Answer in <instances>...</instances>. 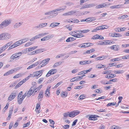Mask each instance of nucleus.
<instances>
[{
    "label": "nucleus",
    "mask_w": 129,
    "mask_h": 129,
    "mask_svg": "<svg viewBox=\"0 0 129 129\" xmlns=\"http://www.w3.org/2000/svg\"><path fill=\"white\" fill-rule=\"evenodd\" d=\"M11 20L10 19H6L3 21L0 24V29L7 26L11 23Z\"/></svg>",
    "instance_id": "obj_1"
},
{
    "label": "nucleus",
    "mask_w": 129,
    "mask_h": 129,
    "mask_svg": "<svg viewBox=\"0 0 129 129\" xmlns=\"http://www.w3.org/2000/svg\"><path fill=\"white\" fill-rule=\"evenodd\" d=\"M11 37V35L7 33H3L0 35V40H8L10 39Z\"/></svg>",
    "instance_id": "obj_2"
},
{
    "label": "nucleus",
    "mask_w": 129,
    "mask_h": 129,
    "mask_svg": "<svg viewBox=\"0 0 129 129\" xmlns=\"http://www.w3.org/2000/svg\"><path fill=\"white\" fill-rule=\"evenodd\" d=\"M50 59L49 58H48L43 60L41 62H40V64L38 66V68H41L45 66L48 62Z\"/></svg>",
    "instance_id": "obj_3"
},
{
    "label": "nucleus",
    "mask_w": 129,
    "mask_h": 129,
    "mask_svg": "<svg viewBox=\"0 0 129 129\" xmlns=\"http://www.w3.org/2000/svg\"><path fill=\"white\" fill-rule=\"evenodd\" d=\"M16 94V92H12L8 98V101L10 102L14 99L17 95Z\"/></svg>",
    "instance_id": "obj_4"
},
{
    "label": "nucleus",
    "mask_w": 129,
    "mask_h": 129,
    "mask_svg": "<svg viewBox=\"0 0 129 129\" xmlns=\"http://www.w3.org/2000/svg\"><path fill=\"white\" fill-rule=\"evenodd\" d=\"M80 112V111L78 110L72 111L69 113V116L70 117H73L79 114Z\"/></svg>",
    "instance_id": "obj_5"
},
{
    "label": "nucleus",
    "mask_w": 129,
    "mask_h": 129,
    "mask_svg": "<svg viewBox=\"0 0 129 129\" xmlns=\"http://www.w3.org/2000/svg\"><path fill=\"white\" fill-rule=\"evenodd\" d=\"M57 71V70L56 69H52L50 70L48 72L46 75V76L47 77H48L51 75L56 73Z\"/></svg>",
    "instance_id": "obj_6"
},
{
    "label": "nucleus",
    "mask_w": 129,
    "mask_h": 129,
    "mask_svg": "<svg viewBox=\"0 0 129 129\" xmlns=\"http://www.w3.org/2000/svg\"><path fill=\"white\" fill-rule=\"evenodd\" d=\"M53 35H50L45 37L41 39V41H44L47 40L49 39L52 38L53 37Z\"/></svg>",
    "instance_id": "obj_7"
},
{
    "label": "nucleus",
    "mask_w": 129,
    "mask_h": 129,
    "mask_svg": "<svg viewBox=\"0 0 129 129\" xmlns=\"http://www.w3.org/2000/svg\"><path fill=\"white\" fill-rule=\"evenodd\" d=\"M105 25H102L98 27H97L95 28L92 31V32H96L97 30L103 29H105Z\"/></svg>",
    "instance_id": "obj_8"
},
{
    "label": "nucleus",
    "mask_w": 129,
    "mask_h": 129,
    "mask_svg": "<svg viewBox=\"0 0 129 129\" xmlns=\"http://www.w3.org/2000/svg\"><path fill=\"white\" fill-rule=\"evenodd\" d=\"M76 11L75 10H72L69 11L67 12L63 13V16H71L73 14L76 13Z\"/></svg>",
    "instance_id": "obj_9"
},
{
    "label": "nucleus",
    "mask_w": 129,
    "mask_h": 129,
    "mask_svg": "<svg viewBox=\"0 0 129 129\" xmlns=\"http://www.w3.org/2000/svg\"><path fill=\"white\" fill-rule=\"evenodd\" d=\"M43 72V70H40L35 72L34 73V74L35 76L39 77L42 75Z\"/></svg>",
    "instance_id": "obj_10"
},
{
    "label": "nucleus",
    "mask_w": 129,
    "mask_h": 129,
    "mask_svg": "<svg viewBox=\"0 0 129 129\" xmlns=\"http://www.w3.org/2000/svg\"><path fill=\"white\" fill-rule=\"evenodd\" d=\"M33 88V87H32L28 92L27 93L28 94L27 96L28 97H29L32 95H33V94H34V90H33L32 89Z\"/></svg>",
    "instance_id": "obj_11"
},
{
    "label": "nucleus",
    "mask_w": 129,
    "mask_h": 129,
    "mask_svg": "<svg viewBox=\"0 0 129 129\" xmlns=\"http://www.w3.org/2000/svg\"><path fill=\"white\" fill-rule=\"evenodd\" d=\"M17 100L18 104L20 105L22 103V101L23 100V98L21 96L19 95H18L17 98Z\"/></svg>",
    "instance_id": "obj_12"
},
{
    "label": "nucleus",
    "mask_w": 129,
    "mask_h": 129,
    "mask_svg": "<svg viewBox=\"0 0 129 129\" xmlns=\"http://www.w3.org/2000/svg\"><path fill=\"white\" fill-rule=\"evenodd\" d=\"M51 86H48L47 87V88L45 92V94L46 96L47 97H49L50 96V90Z\"/></svg>",
    "instance_id": "obj_13"
},
{
    "label": "nucleus",
    "mask_w": 129,
    "mask_h": 129,
    "mask_svg": "<svg viewBox=\"0 0 129 129\" xmlns=\"http://www.w3.org/2000/svg\"><path fill=\"white\" fill-rule=\"evenodd\" d=\"M110 48L111 49L116 51H118L119 49V46L117 45H115L112 46L110 47Z\"/></svg>",
    "instance_id": "obj_14"
},
{
    "label": "nucleus",
    "mask_w": 129,
    "mask_h": 129,
    "mask_svg": "<svg viewBox=\"0 0 129 129\" xmlns=\"http://www.w3.org/2000/svg\"><path fill=\"white\" fill-rule=\"evenodd\" d=\"M48 34V33H42L36 36V37L37 38V39L39 38H41L42 37H43L45 35H46Z\"/></svg>",
    "instance_id": "obj_15"
},
{
    "label": "nucleus",
    "mask_w": 129,
    "mask_h": 129,
    "mask_svg": "<svg viewBox=\"0 0 129 129\" xmlns=\"http://www.w3.org/2000/svg\"><path fill=\"white\" fill-rule=\"evenodd\" d=\"M18 57L15 54H13L10 57L11 59L12 60H16L18 59Z\"/></svg>",
    "instance_id": "obj_16"
},
{
    "label": "nucleus",
    "mask_w": 129,
    "mask_h": 129,
    "mask_svg": "<svg viewBox=\"0 0 129 129\" xmlns=\"http://www.w3.org/2000/svg\"><path fill=\"white\" fill-rule=\"evenodd\" d=\"M111 36L113 37H120L122 36V35L118 33H113L111 34Z\"/></svg>",
    "instance_id": "obj_17"
},
{
    "label": "nucleus",
    "mask_w": 129,
    "mask_h": 129,
    "mask_svg": "<svg viewBox=\"0 0 129 129\" xmlns=\"http://www.w3.org/2000/svg\"><path fill=\"white\" fill-rule=\"evenodd\" d=\"M51 14H52L53 16H56L58 14V12H56L55 9L52 11H50Z\"/></svg>",
    "instance_id": "obj_18"
},
{
    "label": "nucleus",
    "mask_w": 129,
    "mask_h": 129,
    "mask_svg": "<svg viewBox=\"0 0 129 129\" xmlns=\"http://www.w3.org/2000/svg\"><path fill=\"white\" fill-rule=\"evenodd\" d=\"M22 23L21 22L17 23L15 24L13 26V27L15 28H16L19 27Z\"/></svg>",
    "instance_id": "obj_19"
},
{
    "label": "nucleus",
    "mask_w": 129,
    "mask_h": 129,
    "mask_svg": "<svg viewBox=\"0 0 129 129\" xmlns=\"http://www.w3.org/2000/svg\"><path fill=\"white\" fill-rule=\"evenodd\" d=\"M60 23L57 22H54L52 23L49 26L50 27H54L55 26L58 25Z\"/></svg>",
    "instance_id": "obj_20"
},
{
    "label": "nucleus",
    "mask_w": 129,
    "mask_h": 129,
    "mask_svg": "<svg viewBox=\"0 0 129 129\" xmlns=\"http://www.w3.org/2000/svg\"><path fill=\"white\" fill-rule=\"evenodd\" d=\"M105 65H103L101 64H99L96 66V68L98 69H101L103 67H105Z\"/></svg>",
    "instance_id": "obj_21"
},
{
    "label": "nucleus",
    "mask_w": 129,
    "mask_h": 129,
    "mask_svg": "<svg viewBox=\"0 0 129 129\" xmlns=\"http://www.w3.org/2000/svg\"><path fill=\"white\" fill-rule=\"evenodd\" d=\"M90 31L89 29H85L83 30H78V32H81L82 33H86L89 32Z\"/></svg>",
    "instance_id": "obj_22"
},
{
    "label": "nucleus",
    "mask_w": 129,
    "mask_h": 129,
    "mask_svg": "<svg viewBox=\"0 0 129 129\" xmlns=\"http://www.w3.org/2000/svg\"><path fill=\"white\" fill-rule=\"evenodd\" d=\"M109 56L107 55L106 56L103 55L102 56H99L98 57L96 58L95 59H97L98 58H100L101 60H103L104 59L106 58H107Z\"/></svg>",
    "instance_id": "obj_23"
},
{
    "label": "nucleus",
    "mask_w": 129,
    "mask_h": 129,
    "mask_svg": "<svg viewBox=\"0 0 129 129\" xmlns=\"http://www.w3.org/2000/svg\"><path fill=\"white\" fill-rule=\"evenodd\" d=\"M61 63L62 62L61 61L56 62L54 64L53 66V68H55L61 64Z\"/></svg>",
    "instance_id": "obj_24"
},
{
    "label": "nucleus",
    "mask_w": 129,
    "mask_h": 129,
    "mask_svg": "<svg viewBox=\"0 0 129 129\" xmlns=\"http://www.w3.org/2000/svg\"><path fill=\"white\" fill-rule=\"evenodd\" d=\"M43 91H42L41 90L39 92V96H38V100L40 98H43Z\"/></svg>",
    "instance_id": "obj_25"
},
{
    "label": "nucleus",
    "mask_w": 129,
    "mask_h": 129,
    "mask_svg": "<svg viewBox=\"0 0 129 129\" xmlns=\"http://www.w3.org/2000/svg\"><path fill=\"white\" fill-rule=\"evenodd\" d=\"M49 121L50 122V123L51 124H52V125H50V126L52 127V128H54V121L51 119H49Z\"/></svg>",
    "instance_id": "obj_26"
},
{
    "label": "nucleus",
    "mask_w": 129,
    "mask_h": 129,
    "mask_svg": "<svg viewBox=\"0 0 129 129\" xmlns=\"http://www.w3.org/2000/svg\"><path fill=\"white\" fill-rule=\"evenodd\" d=\"M86 98L84 94L81 95L79 97L78 100H83Z\"/></svg>",
    "instance_id": "obj_27"
},
{
    "label": "nucleus",
    "mask_w": 129,
    "mask_h": 129,
    "mask_svg": "<svg viewBox=\"0 0 129 129\" xmlns=\"http://www.w3.org/2000/svg\"><path fill=\"white\" fill-rule=\"evenodd\" d=\"M43 49H39L36 50L35 51L36 52V53L37 54L43 52Z\"/></svg>",
    "instance_id": "obj_28"
},
{
    "label": "nucleus",
    "mask_w": 129,
    "mask_h": 129,
    "mask_svg": "<svg viewBox=\"0 0 129 129\" xmlns=\"http://www.w3.org/2000/svg\"><path fill=\"white\" fill-rule=\"evenodd\" d=\"M40 62L39 61H38L37 62L34 63L31 65L33 68H34L37 66L38 64L40 63Z\"/></svg>",
    "instance_id": "obj_29"
},
{
    "label": "nucleus",
    "mask_w": 129,
    "mask_h": 129,
    "mask_svg": "<svg viewBox=\"0 0 129 129\" xmlns=\"http://www.w3.org/2000/svg\"><path fill=\"white\" fill-rule=\"evenodd\" d=\"M40 105L39 104H37L36 106V109L35 110V111L37 112V111L38 109H40Z\"/></svg>",
    "instance_id": "obj_30"
},
{
    "label": "nucleus",
    "mask_w": 129,
    "mask_h": 129,
    "mask_svg": "<svg viewBox=\"0 0 129 129\" xmlns=\"http://www.w3.org/2000/svg\"><path fill=\"white\" fill-rule=\"evenodd\" d=\"M99 35H96L93 36L92 39H99Z\"/></svg>",
    "instance_id": "obj_31"
},
{
    "label": "nucleus",
    "mask_w": 129,
    "mask_h": 129,
    "mask_svg": "<svg viewBox=\"0 0 129 129\" xmlns=\"http://www.w3.org/2000/svg\"><path fill=\"white\" fill-rule=\"evenodd\" d=\"M29 40L28 38H25L20 40L21 42H22V44L24 43Z\"/></svg>",
    "instance_id": "obj_32"
},
{
    "label": "nucleus",
    "mask_w": 129,
    "mask_h": 129,
    "mask_svg": "<svg viewBox=\"0 0 129 129\" xmlns=\"http://www.w3.org/2000/svg\"><path fill=\"white\" fill-rule=\"evenodd\" d=\"M64 54H59L56 56V58H58L60 57H62L63 56H64Z\"/></svg>",
    "instance_id": "obj_33"
},
{
    "label": "nucleus",
    "mask_w": 129,
    "mask_h": 129,
    "mask_svg": "<svg viewBox=\"0 0 129 129\" xmlns=\"http://www.w3.org/2000/svg\"><path fill=\"white\" fill-rule=\"evenodd\" d=\"M37 48H38V46H35L32 47L31 48H28V49H29V50H30V51H32L33 50H34V49H37Z\"/></svg>",
    "instance_id": "obj_34"
},
{
    "label": "nucleus",
    "mask_w": 129,
    "mask_h": 129,
    "mask_svg": "<svg viewBox=\"0 0 129 129\" xmlns=\"http://www.w3.org/2000/svg\"><path fill=\"white\" fill-rule=\"evenodd\" d=\"M24 52L23 51H21V52H19L18 53H16L15 54L18 57H19L20 56H21L22 54H23V53Z\"/></svg>",
    "instance_id": "obj_35"
},
{
    "label": "nucleus",
    "mask_w": 129,
    "mask_h": 129,
    "mask_svg": "<svg viewBox=\"0 0 129 129\" xmlns=\"http://www.w3.org/2000/svg\"><path fill=\"white\" fill-rule=\"evenodd\" d=\"M22 85V83H21V82H19L17 85L15 87V89L17 88L20 86L21 85Z\"/></svg>",
    "instance_id": "obj_36"
},
{
    "label": "nucleus",
    "mask_w": 129,
    "mask_h": 129,
    "mask_svg": "<svg viewBox=\"0 0 129 129\" xmlns=\"http://www.w3.org/2000/svg\"><path fill=\"white\" fill-rule=\"evenodd\" d=\"M29 78L28 77H27L26 78L24 79H23L20 82H21V83H22V84H23Z\"/></svg>",
    "instance_id": "obj_37"
},
{
    "label": "nucleus",
    "mask_w": 129,
    "mask_h": 129,
    "mask_svg": "<svg viewBox=\"0 0 129 129\" xmlns=\"http://www.w3.org/2000/svg\"><path fill=\"white\" fill-rule=\"evenodd\" d=\"M120 60L119 59V58H116L114 59H112L110 60V61H117L119 60Z\"/></svg>",
    "instance_id": "obj_38"
},
{
    "label": "nucleus",
    "mask_w": 129,
    "mask_h": 129,
    "mask_svg": "<svg viewBox=\"0 0 129 129\" xmlns=\"http://www.w3.org/2000/svg\"><path fill=\"white\" fill-rule=\"evenodd\" d=\"M98 112H104L107 111V109H99V110L97 111Z\"/></svg>",
    "instance_id": "obj_39"
},
{
    "label": "nucleus",
    "mask_w": 129,
    "mask_h": 129,
    "mask_svg": "<svg viewBox=\"0 0 129 129\" xmlns=\"http://www.w3.org/2000/svg\"><path fill=\"white\" fill-rule=\"evenodd\" d=\"M32 44V43L31 42H28L25 45V47H27L29 46Z\"/></svg>",
    "instance_id": "obj_40"
},
{
    "label": "nucleus",
    "mask_w": 129,
    "mask_h": 129,
    "mask_svg": "<svg viewBox=\"0 0 129 129\" xmlns=\"http://www.w3.org/2000/svg\"><path fill=\"white\" fill-rule=\"evenodd\" d=\"M115 105V104L114 103H108L107 105V106L108 107L111 106H114Z\"/></svg>",
    "instance_id": "obj_41"
},
{
    "label": "nucleus",
    "mask_w": 129,
    "mask_h": 129,
    "mask_svg": "<svg viewBox=\"0 0 129 129\" xmlns=\"http://www.w3.org/2000/svg\"><path fill=\"white\" fill-rule=\"evenodd\" d=\"M122 70L116 71H114V73L115 74H121L122 73Z\"/></svg>",
    "instance_id": "obj_42"
},
{
    "label": "nucleus",
    "mask_w": 129,
    "mask_h": 129,
    "mask_svg": "<svg viewBox=\"0 0 129 129\" xmlns=\"http://www.w3.org/2000/svg\"><path fill=\"white\" fill-rule=\"evenodd\" d=\"M23 51V52H24V53H26L27 52H29L30 51V50H29L28 48H27L25 49L24 50V51Z\"/></svg>",
    "instance_id": "obj_43"
},
{
    "label": "nucleus",
    "mask_w": 129,
    "mask_h": 129,
    "mask_svg": "<svg viewBox=\"0 0 129 129\" xmlns=\"http://www.w3.org/2000/svg\"><path fill=\"white\" fill-rule=\"evenodd\" d=\"M62 83V82H60L58 83L56 85H55L54 87V88H56L59 85L61 84Z\"/></svg>",
    "instance_id": "obj_44"
},
{
    "label": "nucleus",
    "mask_w": 129,
    "mask_h": 129,
    "mask_svg": "<svg viewBox=\"0 0 129 129\" xmlns=\"http://www.w3.org/2000/svg\"><path fill=\"white\" fill-rule=\"evenodd\" d=\"M112 43V42H110L109 41L107 40L105 42V45L111 44Z\"/></svg>",
    "instance_id": "obj_45"
},
{
    "label": "nucleus",
    "mask_w": 129,
    "mask_h": 129,
    "mask_svg": "<svg viewBox=\"0 0 129 129\" xmlns=\"http://www.w3.org/2000/svg\"><path fill=\"white\" fill-rule=\"evenodd\" d=\"M77 35L78 38H80L83 37H84L83 35L81 33L77 34Z\"/></svg>",
    "instance_id": "obj_46"
},
{
    "label": "nucleus",
    "mask_w": 129,
    "mask_h": 129,
    "mask_svg": "<svg viewBox=\"0 0 129 129\" xmlns=\"http://www.w3.org/2000/svg\"><path fill=\"white\" fill-rule=\"evenodd\" d=\"M112 129H120V128L115 125H113L112 126Z\"/></svg>",
    "instance_id": "obj_47"
},
{
    "label": "nucleus",
    "mask_w": 129,
    "mask_h": 129,
    "mask_svg": "<svg viewBox=\"0 0 129 129\" xmlns=\"http://www.w3.org/2000/svg\"><path fill=\"white\" fill-rule=\"evenodd\" d=\"M12 42H10L6 44L5 45V46L7 48L9 46H10L12 44Z\"/></svg>",
    "instance_id": "obj_48"
},
{
    "label": "nucleus",
    "mask_w": 129,
    "mask_h": 129,
    "mask_svg": "<svg viewBox=\"0 0 129 129\" xmlns=\"http://www.w3.org/2000/svg\"><path fill=\"white\" fill-rule=\"evenodd\" d=\"M79 64L81 65H85L86 64L85 60L80 61Z\"/></svg>",
    "instance_id": "obj_49"
},
{
    "label": "nucleus",
    "mask_w": 129,
    "mask_h": 129,
    "mask_svg": "<svg viewBox=\"0 0 129 129\" xmlns=\"http://www.w3.org/2000/svg\"><path fill=\"white\" fill-rule=\"evenodd\" d=\"M59 76V75L57 74L54 76L53 77H52V80H54L55 79L57 78Z\"/></svg>",
    "instance_id": "obj_50"
},
{
    "label": "nucleus",
    "mask_w": 129,
    "mask_h": 129,
    "mask_svg": "<svg viewBox=\"0 0 129 129\" xmlns=\"http://www.w3.org/2000/svg\"><path fill=\"white\" fill-rule=\"evenodd\" d=\"M66 5L69 6H70L72 5H74V4L73 3L70 2L67 3H66Z\"/></svg>",
    "instance_id": "obj_51"
},
{
    "label": "nucleus",
    "mask_w": 129,
    "mask_h": 129,
    "mask_svg": "<svg viewBox=\"0 0 129 129\" xmlns=\"http://www.w3.org/2000/svg\"><path fill=\"white\" fill-rule=\"evenodd\" d=\"M96 75L91 74L89 75L88 77V78H93L96 77Z\"/></svg>",
    "instance_id": "obj_52"
},
{
    "label": "nucleus",
    "mask_w": 129,
    "mask_h": 129,
    "mask_svg": "<svg viewBox=\"0 0 129 129\" xmlns=\"http://www.w3.org/2000/svg\"><path fill=\"white\" fill-rule=\"evenodd\" d=\"M111 70H109V71H104L103 72V73H102V74H107V73H108H108H111Z\"/></svg>",
    "instance_id": "obj_53"
},
{
    "label": "nucleus",
    "mask_w": 129,
    "mask_h": 129,
    "mask_svg": "<svg viewBox=\"0 0 129 129\" xmlns=\"http://www.w3.org/2000/svg\"><path fill=\"white\" fill-rule=\"evenodd\" d=\"M63 9H62L61 7H60L59 8H57V9H55L56 12L58 11H60V12H61V11H62Z\"/></svg>",
    "instance_id": "obj_54"
},
{
    "label": "nucleus",
    "mask_w": 129,
    "mask_h": 129,
    "mask_svg": "<svg viewBox=\"0 0 129 129\" xmlns=\"http://www.w3.org/2000/svg\"><path fill=\"white\" fill-rule=\"evenodd\" d=\"M21 41L19 40L18 41L16 42V43L17 44L18 46L19 45L21 44H22V42H21Z\"/></svg>",
    "instance_id": "obj_55"
},
{
    "label": "nucleus",
    "mask_w": 129,
    "mask_h": 129,
    "mask_svg": "<svg viewBox=\"0 0 129 129\" xmlns=\"http://www.w3.org/2000/svg\"><path fill=\"white\" fill-rule=\"evenodd\" d=\"M103 5H104V7L110 6V4H109L108 3H105L103 4Z\"/></svg>",
    "instance_id": "obj_56"
},
{
    "label": "nucleus",
    "mask_w": 129,
    "mask_h": 129,
    "mask_svg": "<svg viewBox=\"0 0 129 129\" xmlns=\"http://www.w3.org/2000/svg\"><path fill=\"white\" fill-rule=\"evenodd\" d=\"M92 69V68H91L89 69L88 70H87L85 71H84V74H85L86 73H88V72H89L91 70V69Z\"/></svg>",
    "instance_id": "obj_57"
},
{
    "label": "nucleus",
    "mask_w": 129,
    "mask_h": 129,
    "mask_svg": "<svg viewBox=\"0 0 129 129\" xmlns=\"http://www.w3.org/2000/svg\"><path fill=\"white\" fill-rule=\"evenodd\" d=\"M40 25H41L40 26H41V28H42L44 27V26H46L47 24V23H42L40 24Z\"/></svg>",
    "instance_id": "obj_58"
},
{
    "label": "nucleus",
    "mask_w": 129,
    "mask_h": 129,
    "mask_svg": "<svg viewBox=\"0 0 129 129\" xmlns=\"http://www.w3.org/2000/svg\"><path fill=\"white\" fill-rule=\"evenodd\" d=\"M30 122H28L24 124L23 127H25L28 126L30 125Z\"/></svg>",
    "instance_id": "obj_59"
},
{
    "label": "nucleus",
    "mask_w": 129,
    "mask_h": 129,
    "mask_svg": "<svg viewBox=\"0 0 129 129\" xmlns=\"http://www.w3.org/2000/svg\"><path fill=\"white\" fill-rule=\"evenodd\" d=\"M88 8H91L95 6V5L94 4H88Z\"/></svg>",
    "instance_id": "obj_60"
},
{
    "label": "nucleus",
    "mask_w": 129,
    "mask_h": 129,
    "mask_svg": "<svg viewBox=\"0 0 129 129\" xmlns=\"http://www.w3.org/2000/svg\"><path fill=\"white\" fill-rule=\"evenodd\" d=\"M116 76V75L115 74H110V76L109 77V78H110V79H111L114 77H115Z\"/></svg>",
    "instance_id": "obj_61"
},
{
    "label": "nucleus",
    "mask_w": 129,
    "mask_h": 129,
    "mask_svg": "<svg viewBox=\"0 0 129 129\" xmlns=\"http://www.w3.org/2000/svg\"><path fill=\"white\" fill-rule=\"evenodd\" d=\"M13 111V107L11 108L9 111V115H12V112Z\"/></svg>",
    "instance_id": "obj_62"
},
{
    "label": "nucleus",
    "mask_w": 129,
    "mask_h": 129,
    "mask_svg": "<svg viewBox=\"0 0 129 129\" xmlns=\"http://www.w3.org/2000/svg\"><path fill=\"white\" fill-rule=\"evenodd\" d=\"M13 122H11L9 125V129H11L13 126Z\"/></svg>",
    "instance_id": "obj_63"
},
{
    "label": "nucleus",
    "mask_w": 129,
    "mask_h": 129,
    "mask_svg": "<svg viewBox=\"0 0 129 129\" xmlns=\"http://www.w3.org/2000/svg\"><path fill=\"white\" fill-rule=\"evenodd\" d=\"M62 127L65 129H67L69 128V126L68 125H66L63 126Z\"/></svg>",
    "instance_id": "obj_64"
}]
</instances>
